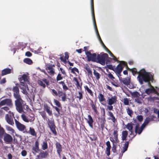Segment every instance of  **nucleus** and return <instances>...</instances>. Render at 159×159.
<instances>
[{"label":"nucleus","instance_id":"nucleus-10","mask_svg":"<svg viewBox=\"0 0 159 159\" xmlns=\"http://www.w3.org/2000/svg\"><path fill=\"white\" fill-rule=\"evenodd\" d=\"M117 61L120 62V63L117 65L115 71H118V72H121L122 71L123 67L122 65H126V62L124 61H119L117 60Z\"/></svg>","mask_w":159,"mask_h":159},{"label":"nucleus","instance_id":"nucleus-29","mask_svg":"<svg viewBox=\"0 0 159 159\" xmlns=\"http://www.w3.org/2000/svg\"><path fill=\"white\" fill-rule=\"evenodd\" d=\"M128 134V132L127 130L123 131L122 132L121 138L122 140H126Z\"/></svg>","mask_w":159,"mask_h":159},{"label":"nucleus","instance_id":"nucleus-24","mask_svg":"<svg viewBox=\"0 0 159 159\" xmlns=\"http://www.w3.org/2000/svg\"><path fill=\"white\" fill-rule=\"evenodd\" d=\"M11 73V70L9 68H5L2 71L1 75L4 76Z\"/></svg>","mask_w":159,"mask_h":159},{"label":"nucleus","instance_id":"nucleus-15","mask_svg":"<svg viewBox=\"0 0 159 159\" xmlns=\"http://www.w3.org/2000/svg\"><path fill=\"white\" fill-rule=\"evenodd\" d=\"M6 104L9 106L12 105L11 100L9 98H6L2 100L0 102V107Z\"/></svg>","mask_w":159,"mask_h":159},{"label":"nucleus","instance_id":"nucleus-8","mask_svg":"<svg viewBox=\"0 0 159 159\" xmlns=\"http://www.w3.org/2000/svg\"><path fill=\"white\" fill-rule=\"evenodd\" d=\"M12 91L13 93V96L14 98L16 99L21 98V96L20 94V91L19 88L17 86H15L13 87Z\"/></svg>","mask_w":159,"mask_h":159},{"label":"nucleus","instance_id":"nucleus-3","mask_svg":"<svg viewBox=\"0 0 159 159\" xmlns=\"http://www.w3.org/2000/svg\"><path fill=\"white\" fill-rule=\"evenodd\" d=\"M107 58L110 59H111L110 58H108V55L107 53H104L101 55L98 54L96 62L102 65H104L105 64L106 59Z\"/></svg>","mask_w":159,"mask_h":159},{"label":"nucleus","instance_id":"nucleus-52","mask_svg":"<svg viewBox=\"0 0 159 159\" xmlns=\"http://www.w3.org/2000/svg\"><path fill=\"white\" fill-rule=\"evenodd\" d=\"M111 148H106V153L107 155L109 156L110 154V149Z\"/></svg>","mask_w":159,"mask_h":159},{"label":"nucleus","instance_id":"nucleus-14","mask_svg":"<svg viewBox=\"0 0 159 159\" xmlns=\"http://www.w3.org/2000/svg\"><path fill=\"white\" fill-rule=\"evenodd\" d=\"M3 140L5 143L8 144L12 142L13 138L10 135L5 133L4 135Z\"/></svg>","mask_w":159,"mask_h":159},{"label":"nucleus","instance_id":"nucleus-49","mask_svg":"<svg viewBox=\"0 0 159 159\" xmlns=\"http://www.w3.org/2000/svg\"><path fill=\"white\" fill-rule=\"evenodd\" d=\"M135 102L138 103L139 104H141L142 103V102L141 101V99L139 98V97L137 98H136L134 99Z\"/></svg>","mask_w":159,"mask_h":159},{"label":"nucleus","instance_id":"nucleus-37","mask_svg":"<svg viewBox=\"0 0 159 159\" xmlns=\"http://www.w3.org/2000/svg\"><path fill=\"white\" fill-rule=\"evenodd\" d=\"M5 133L4 129L0 126V138H2L4 135Z\"/></svg>","mask_w":159,"mask_h":159},{"label":"nucleus","instance_id":"nucleus-26","mask_svg":"<svg viewBox=\"0 0 159 159\" xmlns=\"http://www.w3.org/2000/svg\"><path fill=\"white\" fill-rule=\"evenodd\" d=\"M44 110L46 111L49 116L52 115V111L50 110V107L47 104H45L44 106Z\"/></svg>","mask_w":159,"mask_h":159},{"label":"nucleus","instance_id":"nucleus-27","mask_svg":"<svg viewBox=\"0 0 159 159\" xmlns=\"http://www.w3.org/2000/svg\"><path fill=\"white\" fill-rule=\"evenodd\" d=\"M139 124H137L135 127V133H138L139 134H140L142 132L143 130L139 127Z\"/></svg>","mask_w":159,"mask_h":159},{"label":"nucleus","instance_id":"nucleus-9","mask_svg":"<svg viewBox=\"0 0 159 159\" xmlns=\"http://www.w3.org/2000/svg\"><path fill=\"white\" fill-rule=\"evenodd\" d=\"M119 81L121 84L128 86L130 83L131 78L129 77L122 78L121 77L119 78Z\"/></svg>","mask_w":159,"mask_h":159},{"label":"nucleus","instance_id":"nucleus-55","mask_svg":"<svg viewBox=\"0 0 159 159\" xmlns=\"http://www.w3.org/2000/svg\"><path fill=\"white\" fill-rule=\"evenodd\" d=\"M145 92L146 93L149 94L152 92V90L150 88L146 89L145 91Z\"/></svg>","mask_w":159,"mask_h":159},{"label":"nucleus","instance_id":"nucleus-43","mask_svg":"<svg viewBox=\"0 0 159 159\" xmlns=\"http://www.w3.org/2000/svg\"><path fill=\"white\" fill-rule=\"evenodd\" d=\"M53 101L55 104L58 107L61 108V103L57 99H54Z\"/></svg>","mask_w":159,"mask_h":159},{"label":"nucleus","instance_id":"nucleus-40","mask_svg":"<svg viewBox=\"0 0 159 159\" xmlns=\"http://www.w3.org/2000/svg\"><path fill=\"white\" fill-rule=\"evenodd\" d=\"M38 84L39 85L42 87L43 88H45L46 87V85L44 83L42 80H38L37 81Z\"/></svg>","mask_w":159,"mask_h":159},{"label":"nucleus","instance_id":"nucleus-7","mask_svg":"<svg viewBox=\"0 0 159 159\" xmlns=\"http://www.w3.org/2000/svg\"><path fill=\"white\" fill-rule=\"evenodd\" d=\"M20 85L23 86H25V83L29 82L27 75L25 74H23L22 76L19 78Z\"/></svg>","mask_w":159,"mask_h":159},{"label":"nucleus","instance_id":"nucleus-47","mask_svg":"<svg viewBox=\"0 0 159 159\" xmlns=\"http://www.w3.org/2000/svg\"><path fill=\"white\" fill-rule=\"evenodd\" d=\"M39 113L44 119L45 120L47 118L46 114L44 111H40Z\"/></svg>","mask_w":159,"mask_h":159},{"label":"nucleus","instance_id":"nucleus-44","mask_svg":"<svg viewBox=\"0 0 159 159\" xmlns=\"http://www.w3.org/2000/svg\"><path fill=\"white\" fill-rule=\"evenodd\" d=\"M127 112L128 114L130 117H132L133 115V112L131 109H130L129 107H128L126 109Z\"/></svg>","mask_w":159,"mask_h":159},{"label":"nucleus","instance_id":"nucleus-4","mask_svg":"<svg viewBox=\"0 0 159 159\" xmlns=\"http://www.w3.org/2000/svg\"><path fill=\"white\" fill-rule=\"evenodd\" d=\"M47 124L48 127L50 129L51 132L55 135H57V132L56 129V126L55 125L53 119L50 120L48 119L47 121Z\"/></svg>","mask_w":159,"mask_h":159},{"label":"nucleus","instance_id":"nucleus-51","mask_svg":"<svg viewBox=\"0 0 159 159\" xmlns=\"http://www.w3.org/2000/svg\"><path fill=\"white\" fill-rule=\"evenodd\" d=\"M63 79V77L61 76V75L59 73L56 77V80L57 81Z\"/></svg>","mask_w":159,"mask_h":159},{"label":"nucleus","instance_id":"nucleus-22","mask_svg":"<svg viewBox=\"0 0 159 159\" xmlns=\"http://www.w3.org/2000/svg\"><path fill=\"white\" fill-rule=\"evenodd\" d=\"M98 98L99 99V101L101 103L102 105L105 106L106 104L102 102L103 101H105L106 100L104 95L102 93H99L98 95Z\"/></svg>","mask_w":159,"mask_h":159},{"label":"nucleus","instance_id":"nucleus-64","mask_svg":"<svg viewBox=\"0 0 159 159\" xmlns=\"http://www.w3.org/2000/svg\"><path fill=\"white\" fill-rule=\"evenodd\" d=\"M6 129H7L11 132H13L14 131V130L11 127L9 126H6Z\"/></svg>","mask_w":159,"mask_h":159},{"label":"nucleus","instance_id":"nucleus-34","mask_svg":"<svg viewBox=\"0 0 159 159\" xmlns=\"http://www.w3.org/2000/svg\"><path fill=\"white\" fill-rule=\"evenodd\" d=\"M134 125V124L131 122L129 123L126 125V128L129 131H132L133 129V125Z\"/></svg>","mask_w":159,"mask_h":159},{"label":"nucleus","instance_id":"nucleus-46","mask_svg":"<svg viewBox=\"0 0 159 159\" xmlns=\"http://www.w3.org/2000/svg\"><path fill=\"white\" fill-rule=\"evenodd\" d=\"M106 70L107 72H109V73L108 74L107 76L109 78L112 80L115 79V77L113 76V75L109 72V70L108 69H107Z\"/></svg>","mask_w":159,"mask_h":159},{"label":"nucleus","instance_id":"nucleus-19","mask_svg":"<svg viewBox=\"0 0 159 159\" xmlns=\"http://www.w3.org/2000/svg\"><path fill=\"white\" fill-rule=\"evenodd\" d=\"M39 143L38 141H36L35 142V146L33 147L32 149L35 153H38L40 151L39 148Z\"/></svg>","mask_w":159,"mask_h":159},{"label":"nucleus","instance_id":"nucleus-35","mask_svg":"<svg viewBox=\"0 0 159 159\" xmlns=\"http://www.w3.org/2000/svg\"><path fill=\"white\" fill-rule=\"evenodd\" d=\"M93 24L94 25V27L96 30V33H97V34L98 36V38L99 39V40L101 43H102V42H102V40L101 39V38L99 34L98 33V30L97 29V25H96V22H95V23H93Z\"/></svg>","mask_w":159,"mask_h":159},{"label":"nucleus","instance_id":"nucleus-17","mask_svg":"<svg viewBox=\"0 0 159 159\" xmlns=\"http://www.w3.org/2000/svg\"><path fill=\"white\" fill-rule=\"evenodd\" d=\"M91 102H90V105H91L92 110L96 114L98 113V107L96 106L95 102H94L93 100L90 99Z\"/></svg>","mask_w":159,"mask_h":159},{"label":"nucleus","instance_id":"nucleus-39","mask_svg":"<svg viewBox=\"0 0 159 159\" xmlns=\"http://www.w3.org/2000/svg\"><path fill=\"white\" fill-rule=\"evenodd\" d=\"M131 94L134 98L139 97L140 95V93L137 91L133 92L131 93Z\"/></svg>","mask_w":159,"mask_h":159},{"label":"nucleus","instance_id":"nucleus-59","mask_svg":"<svg viewBox=\"0 0 159 159\" xmlns=\"http://www.w3.org/2000/svg\"><path fill=\"white\" fill-rule=\"evenodd\" d=\"M76 71L77 72H79V70L77 68L75 67H74L73 68L71 69V72L74 74L75 73V72Z\"/></svg>","mask_w":159,"mask_h":159},{"label":"nucleus","instance_id":"nucleus-42","mask_svg":"<svg viewBox=\"0 0 159 159\" xmlns=\"http://www.w3.org/2000/svg\"><path fill=\"white\" fill-rule=\"evenodd\" d=\"M84 88L85 90H86L88 93H89L91 96H93V93L92 91L86 85L85 86H84Z\"/></svg>","mask_w":159,"mask_h":159},{"label":"nucleus","instance_id":"nucleus-61","mask_svg":"<svg viewBox=\"0 0 159 159\" xmlns=\"http://www.w3.org/2000/svg\"><path fill=\"white\" fill-rule=\"evenodd\" d=\"M64 92H63L62 91L59 90L58 91V95L59 97L62 96L64 95Z\"/></svg>","mask_w":159,"mask_h":159},{"label":"nucleus","instance_id":"nucleus-56","mask_svg":"<svg viewBox=\"0 0 159 159\" xmlns=\"http://www.w3.org/2000/svg\"><path fill=\"white\" fill-rule=\"evenodd\" d=\"M20 88L22 89V93L24 94H25V95H27L28 94V93L27 92L26 89L25 88H20Z\"/></svg>","mask_w":159,"mask_h":159},{"label":"nucleus","instance_id":"nucleus-33","mask_svg":"<svg viewBox=\"0 0 159 159\" xmlns=\"http://www.w3.org/2000/svg\"><path fill=\"white\" fill-rule=\"evenodd\" d=\"M29 133L31 135L33 136H36L37 133L33 128L30 127Z\"/></svg>","mask_w":159,"mask_h":159},{"label":"nucleus","instance_id":"nucleus-62","mask_svg":"<svg viewBox=\"0 0 159 159\" xmlns=\"http://www.w3.org/2000/svg\"><path fill=\"white\" fill-rule=\"evenodd\" d=\"M53 107L57 111V116H58L60 115V109L58 108V107Z\"/></svg>","mask_w":159,"mask_h":159},{"label":"nucleus","instance_id":"nucleus-36","mask_svg":"<svg viewBox=\"0 0 159 159\" xmlns=\"http://www.w3.org/2000/svg\"><path fill=\"white\" fill-rule=\"evenodd\" d=\"M88 137L92 141H96L97 140V136L95 134L90 135V136H88Z\"/></svg>","mask_w":159,"mask_h":159},{"label":"nucleus","instance_id":"nucleus-48","mask_svg":"<svg viewBox=\"0 0 159 159\" xmlns=\"http://www.w3.org/2000/svg\"><path fill=\"white\" fill-rule=\"evenodd\" d=\"M89 47L85 46L84 48V51L85 52V55H86L88 54V53L90 52L91 50L88 51Z\"/></svg>","mask_w":159,"mask_h":159},{"label":"nucleus","instance_id":"nucleus-12","mask_svg":"<svg viewBox=\"0 0 159 159\" xmlns=\"http://www.w3.org/2000/svg\"><path fill=\"white\" fill-rule=\"evenodd\" d=\"M86 55L88 60L89 61H92L93 62H96L97 61V54L95 53L91 54V52L88 53Z\"/></svg>","mask_w":159,"mask_h":159},{"label":"nucleus","instance_id":"nucleus-38","mask_svg":"<svg viewBox=\"0 0 159 159\" xmlns=\"http://www.w3.org/2000/svg\"><path fill=\"white\" fill-rule=\"evenodd\" d=\"M23 61L25 63L29 65H31L33 63L32 60L29 58H26L24 59Z\"/></svg>","mask_w":159,"mask_h":159},{"label":"nucleus","instance_id":"nucleus-13","mask_svg":"<svg viewBox=\"0 0 159 159\" xmlns=\"http://www.w3.org/2000/svg\"><path fill=\"white\" fill-rule=\"evenodd\" d=\"M15 122L16 127L17 129L20 131H23L26 129L25 126L21 124L16 119H15Z\"/></svg>","mask_w":159,"mask_h":159},{"label":"nucleus","instance_id":"nucleus-63","mask_svg":"<svg viewBox=\"0 0 159 159\" xmlns=\"http://www.w3.org/2000/svg\"><path fill=\"white\" fill-rule=\"evenodd\" d=\"M52 93L53 95L57 96L58 92L54 89H52Z\"/></svg>","mask_w":159,"mask_h":159},{"label":"nucleus","instance_id":"nucleus-32","mask_svg":"<svg viewBox=\"0 0 159 159\" xmlns=\"http://www.w3.org/2000/svg\"><path fill=\"white\" fill-rule=\"evenodd\" d=\"M93 73L96 80H98L101 78V75L95 69H93Z\"/></svg>","mask_w":159,"mask_h":159},{"label":"nucleus","instance_id":"nucleus-28","mask_svg":"<svg viewBox=\"0 0 159 159\" xmlns=\"http://www.w3.org/2000/svg\"><path fill=\"white\" fill-rule=\"evenodd\" d=\"M85 69L88 72V75L90 77H93V74L92 71L90 69V67L87 65L86 66L84 67Z\"/></svg>","mask_w":159,"mask_h":159},{"label":"nucleus","instance_id":"nucleus-6","mask_svg":"<svg viewBox=\"0 0 159 159\" xmlns=\"http://www.w3.org/2000/svg\"><path fill=\"white\" fill-rule=\"evenodd\" d=\"M55 67L54 64H48L46 65V70L49 75H53L54 74L55 70L53 67Z\"/></svg>","mask_w":159,"mask_h":159},{"label":"nucleus","instance_id":"nucleus-18","mask_svg":"<svg viewBox=\"0 0 159 159\" xmlns=\"http://www.w3.org/2000/svg\"><path fill=\"white\" fill-rule=\"evenodd\" d=\"M117 98L116 96L112 97L108 100V104L109 105H112L115 103L117 101Z\"/></svg>","mask_w":159,"mask_h":159},{"label":"nucleus","instance_id":"nucleus-2","mask_svg":"<svg viewBox=\"0 0 159 159\" xmlns=\"http://www.w3.org/2000/svg\"><path fill=\"white\" fill-rule=\"evenodd\" d=\"M15 102L17 110L20 113H22L23 111V107H24V101L21 98L16 99Z\"/></svg>","mask_w":159,"mask_h":159},{"label":"nucleus","instance_id":"nucleus-50","mask_svg":"<svg viewBox=\"0 0 159 159\" xmlns=\"http://www.w3.org/2000/svg\"><path fill=\"white\" fill-rule=\"evenodd\" d=\"M117 145L116 144H114V143L113 144V146L112 148V151L114 153H116L117 152L116 150V148H117Z\"/></svg>","mask_w":159,"mask_h":159},{"label":"nucleus","instance_id":"nucleus-5","mask_svg":"<svg viewBox=\"0 0 159 159\" xmlns=\"http://www.w3.org/2000/svg\"><path fill=\"white\" fill-rule=\"evenodd\" d=\"M13 118L15 117L14 114L13 113L6 114L5 117V119L7 122L9 124L12 126L14 125Z\"/></svg>","mask_w":159,"mask_h":159},{"label":"nucleus","instance_id":"nucleus-45","mask_svg":"<svg viewBox=\"0 0 159 159\" xmlns=\"http://www.w3.org/2000/svg\"><path fill=\"white\" fill-rule=\"evenodd\" d=\"M113 58V59L114 60L116 61H117V59L116 58L114 55L111 52V51L108 49L106 51Z\"/></svg>","mask_w":159,"mask_h":159},{"label":"nucleus","instance_id":"nucleus-11","mask_svg":"<svg viewBox=\"0 0 159 159\" xmlns=\"http://www.w3.org/2000/svg\"><path fill=\"white\" fill-rule=\"evenodd\" d=\"M48 154L47 151H44L41 150L39 155L36 156V159H42L46 158L48 156Z\"/></svg>","mask_w":159,"mask_h":159},{"label":"nucleus","instance_id":"nucleus-20","mask_svg":"<svg viewBox=\"0 0 159 159\" xmlns=\"http://www.w3.org/2000/svg\"><path fill=\"white\" fill-rule=\"evenodd\" d=\"M21 117L22 120L25 122H28L29 121L32 122L35 119V117L33 116L31 117V118L29 119H28L27 118L26 116L24 114H22L21 115Z\"/></svg>","mask_w":159,"mask_h":159},{"label":"nucleus","instance_id":"nucleus-60","mask_svg":"<svg viewBox=\"0 0 159 159\" xmlns=\"http://www.w3.org/2000/svg\"><path fill=\"white\" fill-rule=\"evenodd\" d=\"M124 103L125 105H128L129 104V100L127 98H125L124 100Z\"/></svg>","mask_w":159,"mask_h":159},{"label":"nucleus","instance_id":"nucleus-21","mask_svg":"<svg viewBox=\"0 0 159 159\" xmlns=\"http://www.w3.org/2000/svg\"><path fill=\"white\" fill-rule=\"evenodd\" d=\"M91 11L92 16L93 17V23H95L96 22V20L95 17L94 15V4H93V0H91Z\"/></svg>","mask_w":159,"mask_h":159},{"label":"nucleus","instance_id":"nucleus-57","mask_svg":"<svg viewBox=\"0 0 159 159\" xmlns=\"http://www.w3.org/2000/svg\"><path fill=\"white\" fill-rule=\"evenodd\" d=\"M149 117H147L145 120L144 121L143 123L145 124L146 125L148 124L149 122L150 121V120L149 119Z\"/></svg>","mask_w":159,"mask_h":159},{"label":"nucleus","instance_id":"nucleus-31","mask_svg":"<svg viewBox=\"0 0 159 159\" xmlns=\"http://www.w3.org/2000/svg\"><path fill=\"white\" fill-rule=\"evenodd\" d=\"M129 143L128 141H126L125 143L124 144V146L122 149V150L121 151V152L122 153H124L126 151L129 146Z\"/></svg>","mask_w":159,"mask_h":159},{"label":"nucleus","instance_id":"nucleus-53","mask_svg":"<svg viewBox=\"0 0 159 159\" xmlns=\"http://www.w3.org/2000/svg\"><path fill=\"white\" fill-rule=\"evenodd\" d=\"M98 120H100V123H103V122H104V123H105L106 121V120H105V117L103 118H100L99 117L98 118Z\"/></svg>","mask_w":159,"mask_h":159},{"label":"nucleus","instance_id":"nucleus-16","mask_svg":"<svg viewBox=\"0 0 159 159\" xmlns=\"http://www.w3.org/2000/svg\"><path fill=\"white\" fill-rule=\"evenodd\" d=\"M57 151L58 153L59 157H61V153L62 151V147L61 145L59 143L57 142L55 144Z\"/></svg>","mask_w":159,"mask_h":159},{"label":"nucleus","instance_id":"nucleus-1","mask_svg":"<svg viewBox=\"0 0 159 159\" xmlns=\"http://www.w3.org/2000/svg\"><path fill=\"white\" fill-rule=\"evenodd\" d=\"M131 69L130 71L132 72L133 75L138 74L137 79L141 84H143L144 82L145 83L148 82L150 84V81L152 82L154 80L152 75L150 72H146L144 69H142L139 72L137 71L136 68H134Z\"/></svg>","mask_w":159,"mask_h":159},{"label":"nucleus","instance_id":"nucleus-41","mask_svg":"<svg viewBox=\"0 0 159 159\" xmlns=\"http://www.w3.org/2000/svg\"><path fill=\"white\" fill-rule=\"evenodd\" d=\"M83 92L82 91H79L78 92V95H77L76 97L79 98V100L82 99L83 98Z\"/></svg>","mask_w":159,"mask_h":159},{"label":"nucleus","instance_id":"nucleus-23","mask_svg":"<svg viewBox=\"0 0 159 159\" xmlns=\"http://www.w3.org/2000/svg\"><path fill=\"white\" fill-rule=\"evenodd\" d=\"M108 115L110 117L109 119H111L114 123H115L117 121L116 119L114 116L112 112L111 111H108Z\"/></svg>","mask_w":159,"mask_h":159},{"label":"nucleus","instance_id":"nucleus-58","mask_svg":"<svg viewBox=\"0 0 159 159\" xmlns=\"http://www.w3.org/2000/svg\"><path fill=\"white\" fill-rule=\"evenodd\" d=\"M47 85V86H48L49 85V81L46 78H44L42 79V80Z\"/></svg>","mask_w":159,"mask_h":159},{"label":"nucleus","instance_id":"nucleus-54","mask_svg":"<svg viewBox=\"0 0 159 159\" xmlns=\"http://www.w3.org/2000/svg\"><path fill=\"white\" fill-rule=\"evenodd\" d=\"M137 119L138 121L140 122L142 121L143 120V116L142 115H138L137 116Z\"/></svg>","mask_w":159,"mask_h":159},{"label":"nucleus","instance_id":"nucleus-30","mask_svg":"<svg viewBox=\"0 0 159 159\" xmlns=\"http://www.w3.org/2000/svg\"><path fill=\"white\" fill-rule=\"evenodd\" d=\"M42 149L43 150H45L48 148V145L47 142L46 140H45L41 144Z\"/></svg>","mask_w":159,"mask_h":159},{"label":"nucleus","instance_id":"nucleus-25","mask_svg":"<svg viewBox=\"0 0 159 159\" xmlns=\"http://www.w3.org/2000/svg\"><path fill=\"white\" fill-rule=\"evenodd\" d=\"M88 120H87V123L89 125L91 128H93V119L90 115L88 116Z\"/></svg>","mask_w":159,"mask_h":159}]
</instances>
